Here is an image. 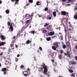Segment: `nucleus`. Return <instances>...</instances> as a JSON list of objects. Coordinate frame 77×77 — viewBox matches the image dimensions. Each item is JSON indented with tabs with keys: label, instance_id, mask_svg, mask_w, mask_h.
<instances>
[{
	"label": "nucleus",
	"instance_id": "nucleus-1",
	"mask_svg": "<svg viewBox=\"0 0 77 77\" xmlns=\"http://www.w3.org/2000/svg\"><path fill=\"white\" fill-rule=\"evenodd\" d=\"M43 63V64L42 65V66L43 67L44 69L43 73L45 75H47V72L48 71V69L47 68V66L45 65V63Z\"/></svg>",
	"mask_w": 77,
	"mask_h": 77
},
{
	"label": "nucleus",
	"instance_id": "nucleus-2",
	"mask_svg": "<svg viewBox=\"0 0 77 77\" xmlns=\"http://www.w3.org/2000/svg\"><path fill=\"white\" fill-rule=\"evenodd\" d=\"M23 74L25 77H26L27 76H28V75H29V72L27 71H24L23 72Z\"/></svg>",
	"mask_w": 77,
	"mask_h": 77
},
{
	"label": "nucleus",
	"instance_id": "nucleus-3",
	"mask_svg": "<svg viewBox=\"0 0 77 77\" xmlns=\"http://www.w3.org/2000/svg\"><path fill=\"white\" fill-rule=\"evenodd\" d=\"M2 72H4V74L5 75L6 74V71H7V68H2Z\"/></svg>",
	"mask_w": 77,
	"mask_h": 77
},
{
	"label": "nucleus",
	"instance_id": "nucleus-4",
	"mask_svg": "<svg viewBox=\"0 0 77 77\" xmlns=\"http://www.w3.org/2000/svg\"><path fill=\"white\" fill-rule=\"evenodd\" d=\"M61 15H64L65 16L66 15L68 14V13L66 12L65 11H62L61 12Z\"/></svg>",
	"mask_w": 77,
	"mask_h": 77
},
{
	"label": "nucleus",
	"instance_id": "nucleus-5",
	"mask_svg": "<svg viewBox=\"0 0 77 77\" xmlns=\"http://www.w3.org/2000/svg\"><path fill=\"white\" fill-rule=\"evenodd\" d=\"M0 38L2 41H4V40H5L6 39V37L5 36H4L3 35H0Z\"/></svg>",
	"mask_w": 77,
	"mask_h": 77
},
{
	"label": "nucleus",
	"instance_id": "nucleus-6",
	"mask_svg": "<svg viewBox=\"0 0 77 77\" xmlns=\"http://www.w3.org/2000/svg\"><path fill=\"white\" fill-rule=\"evenodd\" d=\"M64 55L65 56H67L68 57H71V55H70V53L69 51H67V54L66 53H64Z\"/></svg>",
	"mask_w": 77,
	"mask_h": 77
},
{
	"label": "nucleus",
	"instance_id": "nucleus-7",
	"mask_svg": "<svg viewBox=\"0 0 77 77\" xmlns=\"http://www.w3.org/2000/svg\"><path fill=\"white\" fill-rule=\"evenodd\" d=\"M12 24H13V23H11V25L10 26V27L9 29L10 30H11V31H12L14 30V27H13V26H12Z\"/></svg>",
	"mask_w": 77,
	"mask_h": 77
},
{
	"label": "nucleus",
	"instance_id": "nucleus-8",
	"mask_svg": "<svg viewBox=\"0 0 77 77\" xmlns=\"http://www.w3.org/2000/svg\"><path fill=\"white\" fill-rule=\"evenodd\" d=\"M48 35L49 36H53L54 35V32L51 31L49 32L48 34Z\"/></svg>",
	"mask_w": 77,
	"mask_h": 77
},
{
	"label": "nucleus",
	"instance_id": "nucleus-9",
	"mask_svg": "<svg viewBox=\"0 0 77 77\" xmlns=\"http://www.w3.org/2000/svg\"><path fill=\"white\" fill-rule=\"evenodd\" d=\"M25 17H27V19H29L31 17V16L29 14H26L25 16Z\"/></svg>",
	"mask_w": 77,
	"mask_h": 77
},
{
	"label": "nucleus",
	"instance_id": "nucleus-10",
	"mask_svg": "<svg viewBox=\"0 0 77 77\" xmlns=\"http://www.w3.org/2000/svg\"><path fill=\"white\" fill-rule=\"evenodd\" d=\"M53 44L54 45V46H55L56 48H57V47H59V45L58 44V42H56L54 43Z\"/></svg>",
	"mask_w": 77,
	"mask_h": 77
},
{
	"label": "nucleus",
	"instance_id": "nucleus-11",
	"mask_svg": "<svg viewBox=\"0 0 77 77\" xmlns=\"http://www.w3.org/2000/svg\"><path fill=\"white\" fill-rule=\"evenodd\" d=\"M6 44V42H2L0 43V47L1 46H3L5 45Z\"/></svg>",
	"mask_w": 77,
	"mask_h": 77
},
{
	"label": "nucleus",
	"instance_id": "nucleus-12",
	"mask_svg": "<svg viewBox=\"0 0 77 77\" xmlns=\"http://www.w3.org/2000/svg\"><path fill=\"white\" fill-rule=\"evenodd\" d=\"M51 27H52V26L49 25L48 26H47L46 28V29L47 30H50L51 29Z\"/></svg>",
	"mask_w": 77,
	"mask_h": 77
},
{
	"label": "nucleus",
	"instance_id": "nucleus-13",
	"mask_svg": "<svg viewBox=\"0 0 77 77\" xmlns=\"http://www.w3.org/2000/svg\"><path fill=\"white\" fill-rule=\"evenodd\" d=\"M44 69V67H40L38 68L39 71H40L41 72H43V69Z\"/></svg>",
	"mask_w": 77,
	"mask_h": 77
},
{
	"label": "nucleus",
	"instance_id": "nucleus-14",
	"mask_svg": "<svg viewBox=\"0 0 77 77\" xmlns=\"http://www.w3.org/2000/svg\"><path fill=\"white\" fill-rule=\"evenodd\" d=\"M32 42V41H30V40H27L26 43V44H30Z\"/></svg>",
	"mask_w": 77,
	"mask_h": 77
},
{
	"label": "nucleus",
	"instance_id": "nucleus-15",
	"mask_svg": "<svg viewBox=\"0 0 77 77\" xmlns=\"http://www.w3.org/2000/svg\"><path fill=\"white\" fill-rule=\"evenodd\" d=\"M53 15L54 17H56V12L54 11L53 12Z\"/></svg>",
	"mask_w": 77,
	"mask_h": 77
},
{
	"label": "nucleus",
	"instance_id": "nucleus-16",
	"mask_svg": "<svg viewBox=\"0 0 77 77\" xmlns=\"http://www.w3.org/2000/svg\"><path fill=\"white\" fill-rule=\"evenodd\" d=\"M52 48L53 50H55V51L56 50V46H52Z\"/></svg>",
	"mask_w": 77,
	"mask_h": 77
},
{
	"label": "nucleus",
	"instance_id": "nucleus-17",
	"mask_svg": "<svg viewBox=\"0 0 77 77\" xmlns=\"http://www.w3.org/2000/svg\"><path fill=\"white\" fill-rule=\"evenodd\" d=\"M40 2H39V1H38L37 2L36 4L37 5V6H39V5H41V3H40Z\"/></svg>",
	"mask_w": 77,
	"mask_h": 77
},
{
	"label": "nucleus",
	"instance_id": "nucleus-18",
	"mask_svg": "<svg viewBox=\"0 0 77 77\" xmlns=\"http://www.w3.org/2000/svg\"><path fill=\"white\" fill-rule=\"evenodd\" d=\"M73 18L75 20H77V14H76L74 15Z\"/></svg>",
	"mask_w": 77,
	"mask_h": 77
},
{
	"label": "nucleus",
	"instance_id": "nucleus-19",
	"mask_svg": "<svg viewBox=\"0 0 77 77\" xmlns=\"http://www.w3.org/2000/svg\"><path fill=\"white\" fill-rule=\"evenodd\" d=\"M19 0H15V5H17V4H18V2H19Z\"/></svg>",
	"mask_w": 77,
	"mask_h": 77
},
{
	"label": "nucleus",
	"instance_id": "nucleus-20",
	"mask_svg": "<svg viewBox=\"0 0 77 77\" xmlns=\"http://www.w3.org/2000/svg\"><path fill=\"white\" fill-rule=\"evenodd\" d=\"M70 76L71 77H75V73H72L70 74Z\"/></svg>",
	"mask_w": 77,
	"mask_h": 77
},
{
	"label": "nucleus",
	"instance_id": "nucleus-21",
	"mask_svg": "<svg viewBox=\"0 0 77 77\" xmlns=\"http://www.w3.org/2000/svg\"><path fill=\"white\" fill-rule=\"evenodd\" d=\"M30 32L31 33L33 34V35H34L35 33V31L32 30Z\"/></svg>",
	"mask_w": 77,
	"mask_h": 77
},
{
	"label": "nucleus",
	"instance_id": "nucleus-22",
	"mask_svg": "<svg viewBox=\"0 0 77 77\" xmlns=\"http://www.w3.org/2000/svg\"><path fill=\"white\" fill-rule=\"evenodd\" d=\"M69 72H70V73H72V72H74V71H73V70L71 69H69Z\"/></svg>",
	"mask_w": 77,
	"mask_h": 77
},
{
	"label": "nucleus",
	"instance_id": "nucleus-23",
	"mask_svg": "<svg viewBox=\"0 0 77 77\" xmlns=\"http://www.w3.org/2000/svg\"><path fill=\"white\" fill-rule=\"evenodd\" d=\"M5 12L7 14H9V10H7L5 11Z\"/></svg>",
	"mask_w": 77,
	"mask_h": 77
},
{
	"label": "nucleus",
	"instance_id": "nucleus-24",
	"mask_svg": "<svg viewBox=\"0 0 77 77\" xmlns=\"http://www.w3.org/2000/svg\"><path fill=\"white\" fill-rule=\"evenodd\" d=\"M26 28H27V27H25L24 26H23L22 29H21V30L23 31L24 30L26 29Z\"/></svg>",
	"mask_w": 77,
	"mask_h": 77
},
{
	"label": "nucleus",
	"instance_id": "nucleus-25",
	"mask_svg": "<svg viewBox=\"0 0 77 77\" xmlns=\"http://www.w3.org/2000/svg\"><path fill=\"white\" fill-rule=\"evenodd\" d=\"M50 39H51V38H50V37H47L46 38V40L48 41H50Z\"/></svg>",
	"mask_w": 77,
	"mask_h": 77
},
{
	"label": "nucleus",
	"instance_id": "nucleus-26",
	"mask_svg": "<svg viewBox=\"0 0 77 77\" xmlns=\"http://www.w3.org/2000/svg\"><path fill=\"white\" fill-rule=\"evenodd\" d=\"M63 48L64 49H65L66 48V46L65 45H63Z\"/></svg>",
	"mask_w": 77,
	"mask_h": 77
},
{
	"label": "nucleus",
	"instance_id": "nucleus-27",
	"mask_svg": "<svg viewBox=\"0 0 77 77\" xmlns=\"http://www.w3.org/2000/svg\"><path fill=\"white\" fill-rule=\"evenodd\" d=\"M28 2L30 3H32L33 2V0H29Z\"/></svg>",
	"mask_w": 77,
	"mask_h": 77
},
{
	"label": "nucleus",
	"instance_id": "nucleus-28",
	"mask_svg": "<svg viewBox=\"0 0 77 77\" xmlns=\"http://www.w3.org/2000/svg\"><path fill=\"white\" fill-rule=\"evenodd\" d=\"M47 19H48V20H50L51 19V17H46Z\"/></svg>",
	"mask_w": 77,
	"mask_h": 77
},
{
	"label": "nucleus",
	"instance_id": "nucleus-29",
	"mask_svg": "<svg viewBox=\"0 0 77 77\" xmlns=\"http://www.w3.org/2000/svg\"><path fill=\"white\" fill-rule=\"evenodd\" d=\"M77 63V62H73L71 63V64L72 65H75V64H76Z\"/></svg>",
	"mask_w": 77,
	"mask_h": 77
},
{
	"label": "nucleus",
	"instance_id": "nucleus-30",
	"mask_svg": "<svg viewBox=\"0 0 77 77\" xmlns=\"http://www.w3.org/2000/svg\"><path fill=\"white\" fill-rule=\"evenodd\" d=\"M45 11H48V8H45L44 9Z\"/></svg>",
	"mask_w": 77,
	"mask_h": 77
},
{
	"label": "nucleus",
	"instance_id": "nucleus-31",
	"mask_svg": "<svg viewBox=\"0 0 77 77\" xmlns=\"http://www.w3.org/2000/svg\"><path fill=\"white\" fill-rule=\"evenodd\" d=\"M43 32L44 33H45L47 32V31L45 29H43Z\"/></svg>",
	"mask_w": 77,
	"mask_h": 77
},
{
	"label": "nucleus",
	"instance_id": "nucleus-32",
	"mask_svg": "<svg viewBox=\"0 0 77 77\" xmlns=\"http://www.w3.org/2000/svg\"><path fill=\"white\" fill-rule=\"evenodd\" d=\"M48 25H49V24H48V23H45L44 26V27H46V26H48Z\"/></svg>",
	"mask_w": 77,
	"mask_h": 77
},
{
	"label": "nucleus",
	"instance_id": "nucleus-33",
	"mask_svg": "<svg viewBox=\"0 0 77 77\" xmlns=\"http://www.w3.org/2000/svg\"><path fill=\"white\" fill-rule=\"evenodd\" d=\"M11 23H11V22H10L9 21H8V26H11Z\"/></svg>",
	"mask_w": 77,
	"mask_h": 77
},
{
	"label": "nucleus",
	"instance_id": "nucleus-34",
	"mask_svg": "<svg viewBox=\"0 0 77 77\" xmlns=\"http://www.w3.org/2000/svg\"><path fill=\"white\" fill-rule=\"evenodd\" d=\"M20 67L21 69H22V68H24V66L23 65H21L20 66Z\"/></svg>",
	"mask_w": 77,
	"mask_h": 77
},
{
	"label": "nucleus",
	"instance_id": "nucleus-35",
	"mask_svg": "<svg viewBox=\"0 0 77 77\" xmlns=\"http://www.w3.org/2000/svg\"><path fill=\"white\" fill-rule=\"evenodd\" d=\"M29 22H30V20H27L26 21V24H28L29 23Z\"/></svg>",
	"mask_w": 77,
	"mask_h": 77
},
{
	"label": "nucleus",
	"instance_id": "nucleus-36",
	"mask_svg": "<svg viewBox=\"0 0 77 77\" xmlns=\"http://www.w3.org/2000/svg\"><path fill=\"white\" fill-rule=\"evenodd\" d=\"M64 31L65 32V33L66 34L67 33L66 31H67V30L66 29V27H65V26H64Z\"/></svg>",
	"mask_w": 77,
	"mask_h": 77
},
{
	"label": "nucleus",
	"instance_id": "nucleus-37",
	"mask_svg": "<svg viewBox=\"0 0 77 77\" xmlns=\"http://www.w3.org/2000/svg\"><path fill=\"white\" fill-rule=\"evenodd\" d=\"M58 57L60 59H62V55H60Z\"/></svg>",
	"mask_w": 77,
	"mask_h": 77
},
{
	"label": "nucleus",
	"instance_id": "nucleus-38",
	"mask_svg": "<svg viewBox=\"0 0 77 77\" xmlns=\"http://www.w3.org/2000/svg\"><path fill=\"white\" fill-rule=\"evenodd\" d=\"M69 42H66V45L67 46L68 45H69Z\"/></svg>",
	"mask_w": 77,
	"mask_h": 77
},
{
	"label": "nucleus",
	"instance_id": "nucleus-39",
	"mask_svg": "<svg viewBox=\"0 0 77 77\" xmlns=\"http://www.w3.org/2000/svg\"><path fill=\"white\" fill-rule=\"evenodd\" d=\"M27 70L29 71V74H30V69L29 68H28L27 69Z\"/></svg>",
	"mask_w": 77,
	"mask_h": 77
},
{
	"label": "nucleus",
	"instance_id": "nucleus-40",
	"mask_svg": "<svg viewBox=\"0 0 77 77\" xmlns=\"http://www.w3.org/2000/svg\"><path fill=\"white\" fill-rule=\"evenodd\" d=\"M39 49L40 51H42V48L41 47H39Z\"/></svg>",
	"mask_w": 77,
	"mask_h": 77
},
{
	"label": "nucleus",
	"instance_id": "nucleus-41",
	"mask_svg": "<svg viewBox=\"0 0 77 77\" xmlns=\"http://www.w3.org/2000/svg\"><path fill=\"white\" fill-rule=\"evenodd\" d=\"M67 46V47L68 49H69L70 48V45H69Z\"/></svg>",
	"mask_w": 77,
	"mask_h": 77
},
{
	"label": "nucleus",
	"instance_id": "nucleus-42",
	"mask_svg": "<svg viewBox=\"0 0 77 77\" xmlns=\"http://www.w3.org/2000/svg\"><path fill=\"white\" fill-rule=\"evenodd\" d=\"M14 44H11L10 47H13V45H14Z\"/></svg>",
	"mask_w": 77,
	"mask_h": 77
},
{
	"label": "nucleus",
	"instance_id": "nucleus-43",
	"mask_svg": "<svg viewBox=\"0 0 77 77\" xmlns=\"http://www.w3.org/2000/svg\"><path fill=\"white\" fill-rule=\"evenodd\" d=\"M18 59L17 58H16V62H18Z\"/></svg>",
	"mask_w": 77,
	"mask_h": 77
},
{
	"label": "nucleus",
	"instance_id": "nucleus-44",
	"mask_svg": "<svg viewBox=\"0 0 77 77\" xmlns=\"http://www.w3.org/2000/svg\"><path fill=\"white\" fill-rule=\"evenodd\" d=\"M75 48L76 49V50H77V45L75 46Z\"/></svg>",
	"mask_w": 77,
	"mask_h": 77
},
{
	"label": "nucleus",
	"instance_id": "nucleus-45",
	"mask_svg": "<svg viewBox=\"0 0 77 77\" xmlns=\"http://www.w3.org/2000/svg\"><path fill=\"white\" fill-rule=\"evenodd\" d=\"M51 60L52 62H53V63H54V60Z\"/></svg>",
	"mask_w": 77,
	"mask_h": 77
},
{
	"label": "nucleus",
	"instance_id": "nucleus-46",
	"mask_svg": "<svg viewBox=\"0 0 77 77\" xmlns=\"http://www.w3.org/2000/svg\"><path fill=\"white\" fill-rule=\"evenodd\" d=\"M60 53H63V51L61 50L60 51Z\"/></svg>",
	"mask_w": 77,
	"mask_h": 77
},
{
	"label": "nucleus",
	"instance_id": "nucleus-47",
	"mask_svg": "<svg viewBox=\"0 0 77 77\" xmlns=\"http://www.w3.org/2000/svg\"><path fill=\"white\" fill-rule=\"evenodd\" d=\"M13 39H15V36H14L13 37Z\"/></svg>",
	"mask_w": 77,
	"mask_h": 77
},
{
	"label": "nucleus",
	"instance_id": "nucleus-48",
	"mask_svg": "<svg viewBox=\"0 0 77 77\" xmlns=\"http://www.w3.org/2000/svg\"><path fill=\"white\" fill-rule=\"evenodd\" d=\"M3 55V52H1V54H0V56H2Z\"/></svg>",
	"mask_w": 77,
	"mask_h": 77
},
{
	"label": "nucleus",
	"instance_id": "nucleus-49",
	"mask_svg": "<svg viewBox=\"0 0 77 77\" xmlns=\"http://www.w3.org/2000/svg\"><path fill=\"white\" fill-rule=\"evenodd\" d=\"M33 13H32L31 15V17H33Z\"/></svg>",
	"mask_w": 77,
	"mask_h": 77
},
{
	"label": "nucleus",
	"instance_id": "nucleus-50",
	"mask_svg": "<svg viewBox=\"0 0 77 77\" xmlns=\"http://www.w3.org/2000/svg\"><path fill=\"white\" fill-rule=\"evenodd\" d=\"M69 31H70V32H71V28H69Z\"/></svg>",
	"mask_w": 77,
	"mask_h": 77
},
{
	"label": "nucleus",
	"instance_id": "nucleus-51",
	"mask_svg": "<svg viewBox=\"0 0 77 77\" xmlns=\"http://www.w3.org/2000/svg\"><path fill=\"white\" fill-rule=\"evenodd\" d=\"M69 26L70 27H72V26L71 25V24H69Z\"/></svg>",
	"mask_w": 77,
	"mask_h": 77
},
{
	"label": "nucleus",
	"instance_id": "nucleus-52",
	"mask_svg": "<svg viewBox=\"0 0 77 77\" xmlns=\"http://www.w3.org/2000/svg\"><path fill=\"white\" fill-rule=\"evenodd\" d=\"M29 5H30V4L29 3L28 4H27L26 5V6H29Z\"/></svg>",
	"mask_w": 77,
	"mask_h": 77
},
{
	"label": "nucleus",
	"instance_id": "nucleus-53",
	"mask_svg": "<svg viewBox=\"0 0 77 77\" xmlns=\"http://www.w3.org/2000/svg\"><path fill=\"white\" fill-rule=\"evenodd\" d=\"M67 5L68 6H71V4H67Z\"/></svg>",
	"mask_w": 77,
	"mask_h": 77
},
{
	"label": "nucleus",
	"instance_id": "nucleus-54",
	"mask_svg": "<svg viewBox=\"0 0 77 77\" xmlns=\"http://www.w3.org/2000/svg\"><path fill=\"white\" fill-rule=\"evenodd\" d=\"M17 57H20V54H17Z\"/></svg>",
	"mask_w": 77,
	"mask_h": 77
},
{
	"label": "nucleus",
	"instance_id": "nucleus-55",
	"mask_svg": "<svg viewBox=\"0 0 77 77\" xmlns=\"http://www.w3.org/2000/svg\"><path fill=\"white\" fill-rule=\"evenodd\" d=\"M66 0H62V2H65L66 1Z\"/></svg>",
	"mask_w": 77,
	"mask_h": 77
},
{
	"label": "nucleus",
	"instance_id": "nucleus-56",
	"mask_svg": "<svg viewBox=\"0 0 77 77\" xmlns=\"http://www.w3.org/2000/svg\"><path fill=\"white\" fill-rule=\"evenodd\" d=\"M2 1L0 0V4H2Z\"/></svg>",
	"mask_w": 77,
	"mask_h": 77
},
{
	"label": "nucleus",
	"instance_id": "nucleus-57",
	"mask_svg": "<svg viewBox=\"0 0 77 77\" xmlns=\"http://www.w3.org/2000/svg\"><path fill=\"white\" fill-rule=\"evenodd\" d=\"M15 47L16 48H18V45H15Z\"/></svg>",
	"mask_w": 77,
	"mask_h": 77
},
{
	"label": "nucleus",
	"instance_id": "nucleus-58",
	"mask_svg": "<svg viewBox=\"0 0 77 77\" xmlns=\"http://www.w3.org/2000/svg\"><path fill=\"white\" fill-rule=\"evenodd\" d=\"M37 53H39V50H38L37 51Z\"/></svg>",
	"mask_w": 77,
	"mask_h": 77
},
{
	"label": "nucleus",
	"instance_id": "nucleus-59",
	"mask_svg": "<svg viewBox=\"0 0 77 77\" xmlns=\"http://www.w3.org/2000/svg\"><path fill=\"white\" fill-rule=\"evenodd\" d=\"M75 58L76 60H77V56L75 57Z\"/></svg>",
	"mask_w": 77,
	"mask_h": 77
},
{
	"label": "nucleus",
	"instance_id": "nucleus-60",
	"mask_svg": "<svg viewBox=\"0 0 77 77\" xmlns=\"http://www.w3.org/2000/svg\"><path fill=\"white\" fill-rule=\"evenodd\" d=\"M60 39L61 40H63V38H62V37H61Z\"/></svg>",
	"mask_w": 77,
	"mask_h": 77
},
{
	"label": "nucleus",
	"instance_id": "nucleus-61",
	"mask_svg": "<svg viewBox=\"0 0 77 77\" xmlns=\"http://www.w3.org/2000/svg\"><path fill=\"white\" fill-rule=\"evenodd\" d=\"M75 10H77V8H75Z\"/></svg>",
	"mask_w": 77,
	"mask_h": 77
},
{
	"label": "nucleus",
	"instance_id": "nucleus-62",
	"mask_svg": "<svg viewBox=\"0 0 77 77\" xmlns=\"http://www.w3.org/2000/svg\"><path fill=\"white\" fill-rule=\"evenodd\" d=\"M15 0H11V2H15Z\"/></svg>",
	"mask_w": 77,
	"mask_h": 77
},
{
	"label": "nucleus",
	"instance_id": "nucleus-63",
	"mask_svg": "<svg viewBox=\"0 0 77 77\" xmlns=\"http://www.w3.org/2000/svg\"><path fill=\"white\" fill-rule=\"evenodd\" d=\"M52 38H55V36H52Z\"/></svg>",
	"mask_w": 77,
	"mask_h": 77
},
{
	"label": "nucleus",
	"instance_id": "nucleus-64",
	"mask_svg": "<svg viewBox=\"0 0 77 77\" xmlns=\"http://www.w3.org/2000/svg\"><path fill=\"white\" fill-rule=\"evenodd\" d=\"M24 9H26V6H24Z\"/></svg>",
	"mask_w": 77,
	"mask_h": 77
}]
</instances>
